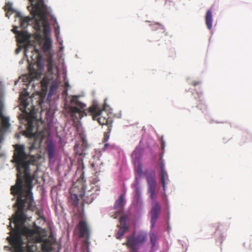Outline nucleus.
<instances>
[{"mask_svg":"<svg viewBox=\"0 0 252 252\" xmlns=\"http://www.w3.org/2000/svg\"><path fill=\"white\" fill-rule=\"evenodd\" d=\"M54 21H55V23H56V24H57V22L56 20V19H54Z\"/></svg>","mask_w":252,"mask_h":252,"instance_id":"obj_40","label":"nucleus"},{"mask_svg":"<svg viewBox=\"0 0 252 252\" xmlns=\"http://www.w3.org/2000/svg\"><path fill=\"white\" fill-rule=\"evenodd\" d=\"M212 23H213V15L211 9L208 10L207 11L206 15H205V23L207 27V28L210 30L212 28Z\"/></svg>","mask_w":252,"mask_h":252,"instance_id":"obj_16","label":"nucleus"},{"mask_svg":"<svg viewBox=\"0 0 252 252\" xmlns=\"http://www.w3.org/2000/svg\"><path fill=\"white\" fill-rule=\"evenodd\" d=\"M147 238V235L144 232H140L135 236L131 235L126 237L125 245L129 249L130 252H137L139 246L144 244Z\"/></svg>","mask_w":252,"mask_h":252,"instance_id":"obj_4","label":"nucleus"},{"mask_svg":"<svg viewBox=\"0 0 252 252\" xmlns=\"http://www.w3.org/2000/svg\"><path fill=\"white\" fill-rule=\"evenodd\" d=\"M112 129V126H108L106 131H105L104 133V137L103 139V142L105 143L107 142L108 140L110 137V134Z\"/></svg>","mask_w":252,"mask_h":252,"instance_id":"obj_26","label":"nucleus"},{"mask_svg":"<svg viewBox=\"0 0 252 252\" xmlns=\"http://www.w3.org/2000/svg\"><path fill=\"white\" fill-rule=\"evenodd\" d=\"M156 186H148V192L150 194V197L151 199L154 200L156 199L155 189Z\"/></svg>","mask_w":252,"mask_h":252,"instance_id":"obj_25","label":"nucleus"},{"mask_svg":"<svg viewBox=\"0 0 252 252\" xmlns=\"http://www.w3.org/2000/svg\"><path fill=\"white\" fill-rule=\"evenodd\" d=\"M16 17H18L20 19V26L22 28H26L33 19L34 17L31 18L30 17H23L21 14L18 12L16 13Z\"/></svg>","mask_w":252,"mask_h":252,"instance_id":"obj_14","label":"nucleus"},{"mask_svg":"<svg viewBox=\"0 0 252 252\" xmlns=\"http://www.w3.org/2000/svg\"><path fill=\"white\" fill-rule=\"evenodd\" d=\"M124 205V196L121 194L115 202L114 206V209L115 210V214L112 216V217L116 219L118 216L123 212Z\"/></svg>","mask_w":252,"mask_h":252,"instance_id":"obj_11","label":"nucleus"},{"mask_svg":"<svg viewBox=\"0 0 252 252\" xmlns=\"http://www.w3.org/2000/svg\"><path fill=\"white\" fill-rule=\"evenodd\" d=\"M31 12L34 18V29L37 31H40L42 27L43 33L47 36L50 32V26L46 17L49 13L47 6L43 4L40 7H37L34 10H31Z\"/></svg>","mask_w":252,"mask_h":252,"instance_id":"obj_2","label":"nucleus"},{"mask_svg":"<svg viewBox=\"0 0 252 252\" xmlns=\"http://www.w3.org/2000/svg\"><path fill=\"white\" fill-rule=\"evenodd\" d=\"M47 67L48 72L51 74H53V68H54V62L52 56L50 55L47 59Z\"/></svg>","mask_w":252,"mask_h":252,"instance_id":"obj_18","label":"nucleus"},{"mask_svg":"<svg viewBox=\"0 0 252 252\" xmlns=\"http://www.w3.org/2000/svg\"><path fill=\"white\" fill-rule=\"evenodd\" d=\"M33 50H35L38 54V50L37 49H36L35 48H34Z\"/></svg>","mask_w":252,"mask_h":252,"instance_id":"obj_39","label":"nucleus"},{"mask_svg":"<svg viewBox=\"0 0 252 252\" xmlns=\"http://www.w3.org/2000/svg\"><path fill=\"white\" fill-rule=\"evenodd\" d=\"M150 236L151 243L152 245V246L154 247L157 241V236L154 233H150Z\"/></svg>","mask_w":252,"mask_h":252,"instance_id":"obj_27","label":"nucleus"},{"mask_svg":"<svg viewBox=\"0 0 252 252\" xmlns=\"http://www.w3.org/2000/svg\"><path fill=\"white\" fill-rule=\"evenodd\" d=\"M135 171L140 176L143 175L142 164L140 161H138L137 163L135 164Z\"/></svg>","mask_w":252,"mask_h":252,"instance_id":"obj_24","label":"nucleus"},{"mask_svg":"<svg viewBox=\"0 0 252 252\" xmlns=\"http://www.w3.org/2000/svg\"><path fill=\"white\" fill-rule=\"evenodd\" d=\"M40 227L35 226L33 229H30L28 227L24 226L21 229L22 233L28 237H32L35 235H39L40 234Z\"/></svg>","mask_w":252,"mask_h":252,"instance_id":"obj_12","label":"nucleus"},{"mask_svg":"<svg viewBox=\"0 0 252 252\" xmlns=\"http://www.w3.org/2000/svg\"><path fill=\"white\" fill-rule=\"evenodd\" d=\"M151 28L152 30H160L161 32L164 33L165 35H166L167 34V33L165 32L164 26L159 23H157L151 25Z\"/></svg>","mask_w":252,"mask_h":252,"instance_id":"obj_21","label":"nucleus"},{"mask_svg":"<svg viewBox=\"0 0 252 252\" xmlns=\"http://www.w3.org/2000/svg\"><path fill=\"white\" fill-rule=\"evenodd\" d=\"M135 180H137V184H138L137 178H136Z\"/></svg>","mask_w":252,"mask_h":252,"instance_id":"obj_42","label":"nucleus"},{"mask_svg":"<svg viewBox=\"0 0 252 252\" xmlns=\"http://www.w3.org/2000/svg\"><path fill=\"white\" fill-rule=\"evenodd\" d=\"M32 5V10H34L36 9L37 7H40L43 4L44 0H29Z\"/></svg>","mask_w":252,"mask_h":252,"instance_id":"obj_20","label":"nucleus"},{"mask_svg":"<svg viewBox=\"0 0 252 252\" xmlns=\"http://www.w3.org/2000/svg\"><path fill=\"white\" fill-rule=\"evenodd\" d=\"M44 68V64L38 59L35 63L30 65L29 71L33 78H40Z\"/></svg>","mask_w":252,"mask_h":252,"instance_id":"obj_5","label":"nucleus"},{"mask_svg":"<svg viewBox=\"0 0 252 252\" xmlns=\"http://www.w3.org/2000/svg\"><path fill=\"white\" fill-rule=\"evenodd\" d=\"M79 197L82 200V205L84 206V203H91L95 197V194L93 192L92 189L86 191V187L82 185L81 190L78 193L70 194V199L72 205L78 206L79 200Z\"/></svg>","mask_w":252,"mask_h":252,"instance_id":"obj_3","label":"nucleus"},{"mask_svg":"<svg viewBox=\"0 0 252 252\" xmlns=\"http://www.w3.org/2000/svg\"><path fill=\"white\" fill-rule=\"evenodd\" d=\"M104 143L105 144H104V147H103V150H106L108 149L109 148H110V149L114 148V145H110L108 143H107L106 142H105Z\"/></svg>","mask_w":252,"mask_h":252,"instance_id":"obj_31","label":"nucleus"},{"mask_svg":"<svg viewBox=\"0 0 252 252\" xmlns=\"http://www.w3.org/2000/svg\"><path fill=\"white\" fill-rule=\"evenodd\" d=\"M212 228L214 230L215 233L218 232L221 233L227 229V227L223 224L217 222L212 225Z\"/></svg>","mask_w":252,"mask_h":252,"instance_id":"obj_17","label":"nucleus"},{"mask_svg":"<svg viewBox=\"0 0 252 252\" xmlns=\"http://www.w3.org/2000/svg\"><path fill=\"white\" fill-rule=\"evenodd\" d=\"M66 86H68V85H68V83H66Z\"/></svg>","mask_w":252,"mask_h":252,"instance_id":"obj_41","label":"nucleus"},{"mask_svg":"<svg viewBox=\"0 0 252 252\" xmlns=\"http://www.w3.org/2000/svg\"><path fill=\"white\" fill-rule=\"evenodd\" d=\"M146 178L148 186H156V173L155 171L146 172Z\"/></svg>","mask_w":252,"mask_h":252,"instance_id":"obj_13","label":"nucleus"},{"mask_svg":"<svg viewBox=\"0 0 252 252\" xmlns=\"http://www.w3.org/2000/svg\"><path fill=\"white\" fill-rule=\"evenodd\" d=\"M200 83V82H196V81H194L192 83V85L194 86H195L198 84H199Z\"/></svg>","mask_w":252,"mask_h":252,"instance_id":"obj_36","label":"nucleus"},{"mask_svg":"<svg viewBox=\"0 0 252 252\" xmlns=\"http://www.w3.org/2000/svg\"><path fill=\"white\" fill-rule=\"evenodd\" d=\"M1 120L0 126V143L4 139V136L5 133L8 131L10 124L9 123V118L4 115L0 116Z\"/></svg>","mask_w":252,"mask_h":252,"instance_id":"obj_6","label":"nucleus"},{"mask_svg":"<svg viewBox=\"0 0 252 252\" xmlns=\"http://www.w3.org/2000/svg\"><path fill=\"white\" fill-rule=\"evenodd\" d=\"M21 104L26 109L27 106L29 105V102L27 101V100L26 99H23L21 100Z\"/></svg>","mask_w":252,"mask_h":252,"instance_id":"obj_32","label":"nucleus"},{"mask_svg":"<svg viewBox=\"0 0 252 252\" xmlns=\"http://www.w3.org/2000/svg\"><path fill=\"white\" fill-rule=\"evenodd\" d=\"M119 229L116 234V238L120 239L121 237L128 230V226L126 224V219L121 217L120 219V224L118 225Z\"/></svg>","mask_w":252,"mask_h":252,"instance_id":"obj_10","label":"nucleus"},{"mask_svg":"<svg viewBox=\"0 0 252 252\" xmlns=\"http://www.w3.org/2000/svg\"><path fill=\"white\" fill-rule=\"evenodd\" d=\"M77 227L79 231L80 237H86L87 240H88L90 238V229L86 220H81Z\"/></svg>","mask_w":252,"mask_h":252,"instance_id":"obj_8","label":"nucleus"},{"mask_svg":"<svg viewBox=\"0 0 252 252\" xmlns=\"http://www.w3.org/2000/svg\"><path fill=\"white\" fill-rule=\"evenodd\" d=\"M168 177L167 173L165 170H161L160 182L164 190H165V179Z\"/></svg>","mask_w":252,"mask_h":252,"instance_id":"obj_23","label":"nucleus"},{"mask_svg":"<svg viewBox=\"0 0 252 252\" xmlns=\"http://www.w3.org/2000/svg\"><path fill=\"white\" fill-rule=\"evenodd\" d=\"M41 86L43 88L47 89L50 87L49 94H52L59 87V83L57 80H52L47 78H44L41 81Z\"/></svg>","mask_w":252,"mask_h":252,"instance_id":"obj_7","label":"nucleus"},{"mask_svg":"<svg viewBox=\"0 0 252 252\" xmlns=\"http://www.w3.org/2000/svg\"><path fill=\"white\" fill-rule=\"evenodd\" d=\"M196 107L201 110H205L207 108L206 105L200 100H199V103L197 104Z\"/></svg>","mask_w":252,"mask_h":252,"instance_id":"obj_29","label":"nucleus"},{"mask_svg":"<svg viewBox=\"0 0 252 252\" xmlns=\"http://www.w3.org/2000/svg\"><path fill=\"white\" fill-rule=\"evenodd\" d=\"M135 195L137 199H139L141 196V190L140 188L138 186H136L135 188Z\"/></svg>","mask_w":252,"mask_h":252,"instance_id":"obj_30","label":"nucleus"},{"mask_svg":"<svg viewBox=\"0 0 252 252\" xmlns=\"http://www.w3.org/2000/svg\"><path fill=\"white\" fill-rule=\"evenodd\" d=\"M4 110V98L2 96H0V116L4 115L3 111Z\"/></svg>","mask_w":252,"mask_h":252,"instance_id":"obj_28","label":"nucleus"},{"mask_svg":"<svg viewBox=\"0 0 252 252\" xmlns=\"http://www.w3.org/2000/svg\"><path fill=\"white\" fill-rule=\"evenodd\" d=\"M12 8H9V9L8 10V11H7V13H6V16H7L8 13L10 11H12Z\"/></svg>","mask_w":252,"mask_h":252,"instance_id":"obj_38","label":"nucleus"},{"mask_svg":"<svg viewBox=\"0 0 252 252\" xmlns=\"http://www.w3.org/2000/svg\"><path fill=\"white\" fill-rule=\"evenodd\" d=\"M51 46L52 42L51 39L46 37L42 47L43 51L45 53L48 52L51 48Z\"/></svg>","mask_w":252,"mask_h":252,"instance_id":"obj_19","label":"nucleus"},{"mask_svg":"<svg viewBox=\"0 0 252 252\" xmlns=\"http://www.w3.org/2000/svg\"><path fill=\"white\" fill-rule=\"evenodd\" d=\"M164 147H165V142L163 141V140H161V147H162V150H164Z\"/></svg>","mask_w":252,"mask_h":252,"instance_id":"obj_35","label":"nucleus"},{"mask_svg":"<svg viewBox=\"0 0 252 252\" xmlns=\"http://www.w3.org/2000/svg\"><path fill=\"white\" fill-rule=\"evenodd\" d=\"M17 28L18 27L16 26L14 27L13 29L12 30V32L17 34L22 40H24L26 39L27 36L26 33L24 32H19L17 30Z\"/></svg>","mask_w":252,"mask_h":252,"instance_id":"obj_22","label":"nucleus"},{"mask_svg":"<svg viewBox=\"0 0 252 252\" xmlns=\"http://www.w3.org/2000/svg\"><path fill=\"white\" fill-rule=\"evenodd\" d=\"M160 170H165L164 169V163L163 162V160H162L161 158H160Z\"/></svg>","mask_w":252,"mask_h":252,"instance_id":"obj_33","label":"nucleus"},{"mask_svg":"<svg viewBox=\"0 0 252 252\" xmlns=\"http://www.w3.org/2000/svg\"><path fill=\"white\" fill-rule=\"evenodd\" d=\"M70 102L75 106H70L68 108V113L74 121L81 119L84 116H87L86 111L90 113L94 120H96L101 125H107L108 126H112V120L108 115L104 117L102 115L103 109L99 108L96 102H94L93 104L88 110H85V104L80 102L78 100V96L74 95L72 97Z\"/></svg>","mask_w":252,"mask_h":252,"instance_id":"obj_1","label":"nucleus"},{"mask_svg":"<svg viewBox=\"0 0 252 252\" xmlns=\"http://www.w3.org/2000/svg\"><path fill=\"white\" fill-rule=\"evenodd\" d=\"M27 252H34L33 250L32 249V246L28 245L27 246Z\"/></svg>","mask_w":252,"mask_h":252,"instance_id":"obj_34","label":"nucleus"},{"mask_svg":"<svg viewBox=\"0 0 252 252\" xmlns=\"http://www.w3.org/2000/svg\"><path fill=\"white\" fill-rule=\"evenodd\" d=\"M46 150L48 153L50 159H52L55 155V148L54 143L52 141H47Z\"/></svg>","mask_w":252,"mask_h":252,"instance_id":"obj_15","label":"nucleus"},{"mask_svg":"<svg viewBox=\"0 0 252 252\" xmlns=\"http://www.w3.org/2000/svg\"><path fill=\"white\" fill-rule=\"evenodd\" d=\"M161 207L159 203L157 201L155 202V204L153 206L151 211V219L152 227H154L155 224L158 219V215L160 212Z\"/></svg>","mask_w":252,"mask_h":252,"instance_id":"obj_9","label":"nucleus"},{"mask_svg":"<svg viewBox=\"0 0 252 252\" xmlns=\"http://www.w3.org/2000/svg\"><path fill=\"white\" fill-rule=\"evenodd\" d=\"M84 213H83V212H81V213H80V217H81V218H82V219H83V218H84Z\"/></svg>","mask_w":252,"mask_h":252,"instance_id":"obj_37","label":"nucleus"}]
</instances>
